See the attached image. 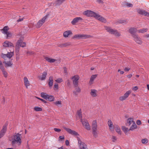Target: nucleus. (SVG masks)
I'll list each match as a JSON object with an SVG mask.
<instances>
[{"mask_svg": "<svg viewBox=\"0 0 149 149\" xmlns=\"http://www.w3.org/2000/svg\"><path fill=\"white\" fill-rule=\"evenodd\" d=\"M84 14L88 17H94L102 22H106V19L103 17L93 11L86 10L84 11Z\"/></svg>", "mask_w": 149, "mask_h": 149, "instance_id": "nucleus-1", "label": "nucleus"}, {"mask_svg": "<svg viewBox=\"0 0 149 149\" xmlns=\"http://www.w3.org/2000/svg\"><path fill=\"white\" fill-rule=\"evenodd\" d=\"M21 134L19 133H17L15 135L11 140L12 144L14 145L15 143H17L18 145H20L21 143Z\"/></svg>", "mask_w": 149, "mask_h": 149, "instance_id": "nucleus-2", "label": "nucleus"}, {"mask_svg": "<svg viewBox=\"0 0 149 149\" xmlns=\"http://www.w3.org/2000/svg\"><path fill=\"white\" fill-rule=\"evenodd\" d=\"M92 133L94 137L96 138L98 136V131L97 130V125L96 120H93L92 124Z\"/></svg>", "mask_w": 149, "mask_h": 149, "instance_id": "nucleus-3", "label": "nucleus"}, {"mask_svg": "<svg viewBox=\"0 0 149 149\" xmlns=\"http://www.w3.org/2000/svg\"><path fill=\"white\" fill-rule=\"evenodd\" d=\"M26 46V43L23 42L20 39L17 41L15 46V51L17 53H18L19 51L20 47H24Z\"/></svg>", "mask_w": 149, "mask_h": 149, "instance_id": "nucleus-4", "label": "nucleus"}, {"mask_svg": "<svg viewBox=\"0 0 149 149\" xmlns=\"http://www.w3.org/2000/svg\"><path fill=\"white\" fill-rule=\"evenodd\" d=\"M106 30L110 33L113 34L116 36H120V34L115 30L111 29L109 27H106Z\"/></svg>", "mask_w": 149, "mask_h": 149, "instance_id": "nucleus-5", "label": "nucleus"}, {"mask_svg": "<svg viewBox=\"0 0 149 149\" xmlns=\"http://www.w3.org/2000/svg\"><path fill=\"white\" fill-rule=\"evenodd\" d=\"M77 140L79 149H88L87 145L85 143L82 141L79 138Z\"/></svg>", "mask_w": 149, "mask_h": 149, "instance_id": "nucleus-6", "label": "nucleus"}, {"mask_svg": "<svg viewBox=\"0 0 149 149\" xmlns=\"http://www.w3.org/2000/svg\"><path fill=\"white\" fill-rule=\"evenodd\" d=\"M80 121L82 123V125L85 127V128L88 130H90L91 129L90 126L86 120H83L81 118Z\"/></svg>", "mask_w": 149, "mask_h": 149, "instance_id": "nucleus-7", "label": "nucleus"}, {"mask_svg": "<svg viewBox=\"0 0 149 149\" xmlns=\"http://www.w3.org/2000/svg\"><path fill=\"white\" fill-rule=\"evenodd\" d=\"M88 36L85 34H77L74 36L72 38L74 39H86L88 38Z\"/></svg>", "mask_w": 149, "mask_h": 149, "instance_id": "nucleus-8", "label": "nucleus"}, {"mask_svg": "<svg viewBox=\"0 0 149 149\" xmlns=\"http://www.w3.org/2000/svg\"><path fill=\"white\" fill-rule=\"evenodd\" d=\"M131 93V90L127 91L123 96L119 97V100L120 101H123L126 100L128 97Z\"/></svg>", "mask_w": 149, "mask_h": 149, "instance_id": "nucleus-9", "label": "nucleus"}, {"mask_svg": "<svg viewBox=\"0 0 149 149\" xmlns=\"http://www.w3.org/2000/svg\"><path fill=\"white\" fill-rule=\"evenodd\" d=\"M72 79L74 87L76 88L78 86L79 77L78 75H76L72 77Z\"/></svg>", "mask_w": 149, "mask_h": 149, "instance_id": "nucleus-10", "label": "nucleus"}, {"mask_svg": "<svg viewBox=\"0 0 149 149\" xmlns=\"http://www.w3.org/2000/svg\"><path fill=\"white\" fill-rule=\"evenodd\" d=\"M48 15H46L40 20L37 23L36 27L38 28H40L45 22V19L47 18Z\"/></svg>", "mask_w": 149, "mask_h": 149, "instance_id": "nucleus-11", "label": "nucleus"}, {"mask_svg": "<svg viewBox=\"0 0 149 149\" xmlns=\"http://www.w3.org/2000/svg\"><path fill=\"white\" fill-rule=\"evenodd\" d=\"M63 128L70 134L75 136H77L79 135V134L76 131L72 130L71 129L67 128L65 127H64Z\"/></svg>", "mask_w": 149, "mask_h": 149, "instance_id": "nucleus-12", "label": "nucleus"}, {"mask_svg": "<svg viewBox=\"0 0 149 149\" xmlns=\"http://www.w3.org/2000/svg\"><path fill=\"white\" fill-rule=\"evenodd\" d=\"M136 11L140 15L148 17L149 16V13L144 10L140 9H137Z\"/></svg>", "mask_w": 149, "mask_h": 149, "instance_id": "nucleus-13", "label": "nucleus"}, {"mask_svg": "<svg viewBox=\"0 0 149 149\" xmlns=\"http://www.w3.org/2000/svg\"><path fill=\"white\" fill-rule=\"evenodd\" d=\"M7 125H5L3 126L2 129L0 131V139L5 134L7 131Z\"/></svg>", "mask_w": 149, "mask_h": 149, "instance_id": "nucleus-14", "label": "nucleus"}, {"mask_svg": "<svg viewBox=\"0 0 149 149\" xmlns=\"http://www.w3.org/2000/svg\"><path fill=\"white\" fill-rule=\"evenodd\" d=\"M3 45L5 47H13V48L14 46L13 44L11 42H9L8 41H6L3 43Z\"/></svg>", "mask_w": 149, "mask_h": 149, "instance_id": "nucleus-15", "label": "nucleus"}, {"mask_svg": "<svg viewBox=\"0 0 149 149\" xmlns=\"http://www.w3.org/2000/svg\"><path fill=\"white\" fill-rule=\"evenodd\" d=\"M83 19L80 17H76L74 18L72 21L71 23L73 25H75L76 23L79 22V21H81Z\"/></svg>", "mask_w": 149, "mask_h": 149, "instance_id": "nucleus-16", "label": "nucleus"}, {"mask_svg": "<svg viewBox=\"0 0 149 149\" xmlns=\"http://www.w3.org/2000/svg\"><path fill=\"white\" fill-rule=\"evenodd\" d=\"M47 75V72L46 71H45L43 72L41 75L38 76V78L41 80H44L45 79Z\"/></svg>", "mask_w": 149, "mask_h": 149, "instance_id": "nucleus-17", "label": "nucleus"}, {"mask_svg": "<svg viewBox=\"0 0 149 149\" xmlns=\"http://www.w3.org/2000/svg\"><path fill=\"white\" fill-rule=\"evenodd\" d=\"M137 31V29L134 28L132 27L129 30V33L132 35L133 37L134 35H136V34L135 33Z\"/></svg>", "mask_w": 149, "mask_h": 149, "instance_id": "nucleus-18", "label": "nucleus"}, {"mask_svg": "<svg viewBox=\"0 0 149 149\" xmlns=\"http://www.w3.org/2000/svg\"><path fill=\"white\" fill-rule=\"evenodd\" d=\"M108 124L109 127V129L111 131H113L114 130V127H113V124L111 121L109 120L108 122Z\"/></svg>", "mask_w": 149, "mask_h": 149, "instance_id": "nucleus-19", "label": "nucleus"}, {"mask_svg": "<svg viewBox=\"0 0 149 149\" xmlns=\"http://www.w3.org/2000/svg\"><path fill=\"white\" fill-rule=\"evenodd\" d=\"M133 37L134 38V40L137 43L139 44L141 43V41L140 40V38L138 37L137 35H134Z\"/></svg>", "mask_w": 149, "mask_h": 149, "instance_id": "nucleus-20", "label": "nucleus"}, {"mask_svg": "<svg viewBox=\"0 0 149 149\" xmlns=\"http://www.w3.org/2000/svg\"><path fill=\"white\" fill-rule=\"evenodd\" d=\"M24 82L26 88H28V87L30 85V83L27 78L26 77H25L24 78Z\"/></svg>", "mask_w": 149, "mask_h": 149, "instance_id": "nucleus-21", "label": "nucleus"}, {"mask_svg": "<svg viewBox=\"0 0 149 149\" xmlns=\"http://www.w3.org/2000/svg\"><path fill=\"white\" fill-rule=\"evenodd\" d=\"M97 91L95 89H91V90L90 94L92 97H96L97 95Z\"/></svg>", "mask_w": 149, "mask_h": 149, "instance_id": "nucleus-22", "label": "nucleus"}, {"mask_svg": "<svg viewBox=\"0 0 149 149\" xmlns=\"http://www.w3.org/2000/svg\"><path fill=\"white\" fill-rule=\"evenodd\" d=\"M122 5L123 6L127 7H132L133 6V5L132 4L126 2H123L122 3Z\"/></svg>", "mask_w": 149, "mask_h": 149, "instance_id": "nucleus-23", "label": "nucleus"}, {"mask_svg": "<svg viewBox=\"0 0 149 149\" xmlns=\"http://www.w3.org/2000/svg\"><path fill=\"white\" fill-rule=\"evenodd\" d=\"M49 81L48 84L49 86L51 87L52 86L53 84V77L52 76H50L49 77Z\"/></svg>", "mask_w": 149, "mask_h": 149, "instance_id": "nucleus-24", "label": "nucleus"}, {"mask_svg": "<svg viewBox=\"0 0 149 149\" xmlns=\"http://www.w3.org/2000/svg\"><path fill=\"white\" fill-rule=\"evenodd\" d=\"M0 69L1 70L3 75L5 77H7L8 73L6 72L3 66H1L0 68Z\"/></svg>", "mask_w": 149, "mask_h": 149, "instance_id": "nucleus-25", "label": "nucleus"}, {"mask_svg": "<svg viewBox=\"0 0 149 149\" xmlns=\"http://www.w3.org/2000/svg\"><path fill=\"white\" fill-rule=\"evenodd\" d=\"M97 76V75L96 74L93 75H92L89 82V84L90 85H91L92 84L93 82V81L94 79Z\"/></svg>", "mask_w": 149, "mask_h": 149, "instance_id": "nucleus-26", "label": "nucleus"}, {"mask_svg": "<svg viewBox=\"0 0 149 149\" xmlns=\"http://www.w3.org/2000/svg\"><path fill=\"white\" fill-rule=\"evenodd\" d=\"M9 29V28L8 26H5L3 27L2 30V32L4 34H6L8 33Z\"/></svg>", "mask_w": 149, "mask_h": 149, "instance_id": "nucleus-27", "label": "nucleus"}, {"mask_svg": "<svg viewBox=\"0 0 149 149\" xmlns=\"http://www.w3.org/2000/svg\"><path fill=\"white\" fill-rule=\"evenodd\" d=\"M45 59L47 61L50 63H53L56 61V60L55 59L51 58H49L47 57H45Z\"/></svg>", "mask_w": 149, "mask_h": 149, "instance_id": "nucleus-28", "label": "nucleus"}, {"mask_svg": "<svg viewBox=\"0 0 149 149\" xmlns=\"http://www.w3.org/2000/svg\"><path fill=\"white\" fill-rule=\"evenodd\" d=\"M72 32L70 31H65L63 33V36L65 38L68 37V36Z\"/></svg>", "mask_w": 149, "mask_h": 149, "instance_id": "nucleus-29", "label": "nucleus"}, {"mask_svg": "<svg viewBox=\"0 0 149 149\" xmlns=\"http://www.w3.org/2000/svg\"><path fill=\"white\" fill-rule=\"evenodd\" d=\"M137 128V125L135 124V122H134L132 123V125L130 127L129 130L133 131L134 129H136Z\"/></svg>", "mask_w": 149, "mask_h": 149, "instance_id": "nucleus-30", "label": "nucleus"}, {"mask_svg": "<svg viewBox=\"0 0 149 149\" xmlns=\"http://www.w3.org/2000/svg\"><path fill=\"white\" fill-rule=\"evenodd\" d=\"M76 87L75 89V90L73 91V93L75 95H77V93H79L81 91V90L79 87Z\"/></svg>", "mask_w": 149, "mask_h": 149, "instance_id": "nucleus-31", "label": "nucleus"}, {"mask_svg": "<svg viewBox=\"0 0 149 149\" xmlns=\"http://www.w3.org/2000/svg\"><path fill=\"white\" fill-rule=\"evenodd\" d=\"M3 63L5 64L6 67H11L13 64V63L10 61L4 62Z\"/></svg>", "mask_w": 149, "mask_h": 149, "instance_id": "nucleus-32", "label": "nucleus"}, {"mask_svg": "<svg viewBox=\"0 0 149 149\" xmlns=\"http://www.w3.org/2000/svg\"><path fill=\"white\" fill-rule=\"evenodd\" d=\"M47 99H48L49 101L51 102L54 100V97L52 95H48V97H47Z\"/></svg>", "mask_w": 149, "mask_h": 149, "instance_id": "nucleus-33", "label": "nucleus"}, {"mask_svg": "<svg viewBox=\"0 0 149 149\" xmlns=\"http://www.w3.org/2000/svg\"><path fill=\"white\" fill-rule=\"evenodd\" d=\"M134 122L133 120V119L132 118H128L127 120V122L129 124V125H130L132 123H133Z\"/></svg>", "mask_w": 149, "mask_h": 149, "instance_id": "nucleus-34", "label": "nucleus"}, {"mask_svg": "<svg viewBox=\"0 0 149 149\" xmlns=\"http://www.w3.org/2000/svg\"><path fill=\"white\" fill-rule=\"evenodd\" d=\"M7 54V58H10L13 55L14 53L13 52H8L7 54Z\"/></svg>", "mask_w": 149, "mask_h": 149, "instance_id": "nucleus-35", "label": "nucleus"}, {"mask_svg": "<svg viewBox=\"0 0 149 149\" xmlns=\"http://www.w3.org/2000/svg\"><path fill=\"white\" fill-rule=\"evenodd\" d=\"M41 97L43 98L47 99L48 95H47L46 93L42 92L41 93Z\"/></svg>", "mask_w": 149, "mask_h": 149, "instance_id": "nucleus-36", "label": "nucleus"}, {"mask_svg": "<svg viewBox=\"0 0 149 149\" xmlns=\"http://www.w3.org/2000/svg\"><path fill=\"white\" fill-rule=\"evenodd\" d=\"M115 127L116 128V131L118 134H120L121 133L120 128L117 125H115Z\"/></svg>", "mask_w": 149, "mask_h": 149, "instance_id": "nucleus-37", "label": "nucleus"}, {"mask_svg": "<svg viewBox=\"0 0 149 149\" xmlns=\"http://www.w3.org/2000/svg\"><path fill=\"white\" fill-rule=\"evenodd\" d=\"M77 114L79 118L81 120V118L82 119V115L81 114V110L80 109L77 112Z\"/></svg>", "mask_w": 149, "mask_h": 149, "instance_id": "nucleus-38", "label": "nucleus"}, {"mask_svg": "<svg viewBox=\"0 0 149 149\" xmlns=\"http://www.w3.org/2000/svg\"><path fill=\"white\" fill-rule=\"evenodd\" d=\"M54 104L58 107H61V101H56L54 102Z\"/></svg>", "mask_w": 149, "mask_h": 149, "instance_id": "nucleus-39", "label": "nucleus"}, {"mask_svg": "<svg viewBox=\"0 0 149 149\" xmlns=\"http://www.w3.org/2000/svg\"><path fill=\"white\" fill-rule=\"evenodd\" d=\"M148 30L147 29H143L139 30L138 31V32L139 33H144L147 31Z\"/></svg>", "mask_w": 149, "mask_h": 149, "instance_id": "nucleus-40", "label": "nucleus"}, {"mask_svg": "<svg viewBox=\"0 0 149 149\" xmlns=\"http://www.w3.org/2000/svg\"><path fill=\"white\" fill-rule=\"evenodd\" d=\"M122 129L125 132H127L129 130V129L127 128L125 126L122 127Z\"/></svg>", "mask_w": 149, "mask_h": 149, "instance_id": "nucleus-41", "label": "nucleus"}, {"mask_svg": "<svg viewBox=\"0 0 149 149\" xmlns=\"http://www.w3.org/2000/svg\"><path fill=\"white\" fill-rule=\"evenodd\" d=\"M141 143L143 144H146L147 143L148 141V139L146 138L143 139L141 141Z\"/></svg>", "mask_w": 149, "mask_h": 149, "instance_id": "nucleus-42", "label": "nucleus"}, {"mask_svg": "<svg viewBox=\"0 0 149 149\" xmlns=\"http://www.w3.org/2000/svg\"><path fill=\"white\" fill-rule=\"evenodd\" d=\"M34 109L35 111H42L41 108L39 107H35L34 108Z\"/></svg>", "mask_w": 149, "mask_h": 149, "instance_id": "nucleus-43", "label": "nucleus"}, {"mask_svg": "<svg viewBox=\"0 0 149 149\" xmlns=\"http://www.w3.org/2000/svg\"><path fill=\"white\" fill-rule=\"evenodd\" d=\"M65 0H57L56 1L57 5H60L63 3Z\"/></svg>", "mask_w": 149, "mask_h": 149, "instance_id": "nucleus-44", "label": "nucleus"}, {"mask_svg": "<svg viewBox=\"0 0 149 149\" xmlns=\"http://www.w3.org/2000/svg\"><path fill=\"white\" fill-rule=\"evenodd\" d=\"M1 57L4 60H6V58H7V54H1Z\"/></svg>", "mask_w": 149, "mask_h": 149, "instance_id": "nucleus-45", "label": "nucleus"}, {"mask_svg": "<svg viewBox=\"0 0 149 149\" xmlns=\"http://www.w3.org/2000/svg\"><path fill=\"white\" fill-rule=\"evenodd\" d=\"M6 34L7 35V38H8L12 36V34L9 32H8Z\"/></svg>", "mask_w": 149, "mask_h": 149, "instance_id": "nucleus-46", "label": "nucleus"}, {"mask_svg": "<svg viewBox=\"0 0 149 149\" xmlns=\"http://www.w3.org/2000/svg\"><path fill=\"white\" fill-rule=\"evenodd\" d=\"M56 81L58 83H60L63 81V80L61 78H58L56 80Z\"/></svg>", "mask_w": 149, "mask_h": 149, "instance_id": "nucleus-47", "label": "nucleus"}, {"mask_svg": "<svg viewBox=\"0 0 149 149\" xmlns=\"http://www.w3.org/2000/svg\"><path fill=\"white\" fill-rule=\"evenodd\" d=\"M116 140V137L115 136H113L112 138V141L113 142H114Z\"/></svg>", "mask_w": 149, "mask_h": 149, "instance_id": "nucleus-48", "label": "nucleus"}, {"mask_svg": "<svg viewBox=\"0 0 149 149\" xmlns=\"http://www.w3.org/2000/svg\"><path fill=\"white\" fill-rule=\"evenodd\" d=\"M70 45V44L69 43H64V44H63L62 45V46L64 47H66V46H68Z\"/></svg>", "mask_w": 149, "mask_h": 149, "instance_id": "nucleus-49", "label": "nucleus"}, {"mask_svg": "<svg viewBox=\"0 0 149 149\" xmlns=\"http://www.w3.org/2000/svg\"><path fill=\"white\" fill-rule=\"evenodd\" d=\"M54 131L57 132H59L61 131V130L59 129H58L57 128H54Z\"/></svg>", "mask_w": 149, "mask_h": 149, "instance_id": "nucleus-50", "label": "nucleus"}, {"mask_svg": "<svg viewBox=\"0 0 149 149\" xmlns=\"http://www.w3.org/2000/svg\"><path fill=\"white\" fill-rule=\"evenodd\" d=\"M138 87L137 86H135L132 88V90L133 91H135L137 90L138 89Z\"/></svg>", "mask_w": 149, "mask_h": 149, "instance_id": "nucleus-51", "label": "nucleus"}, {"mask_svg": "<svg viewBox=\"0 0 149 149\" xmlns=\"http://www.w3.org/2000/svg\"><path fill=\"white\" fill-rule=\"evenodd\" d=\"M136 124L138 125H141V121L140 120H137L136 121Z\"/></svg>", "mask_w": 149, "mask_h": 149, "instance_id": "nucleus-52", "label": "nucleus"}, {"mask_svg": "<svg viewBox=\"0 0 149 149\" xmlns=\"http://www.w3.org/2000/svg\"><path fill=\"white\" fill-rule=\"evenodd\" d=\"M54 88H56V89L58 88V84H55L54 85Z\"/></svg>", "mask_w": 149, "mask_h": 149, "instance_id": "nucleus-53", "label": "nucleus"}, {"mask_svg": "<svg viewBox=\"0 0 149 149\" xmlns=\"http://www.w3.org/2000/svg\"><path fill=\"white\" fill-rule=\"evenodd\" d=\"M59 138L60 139L62 140L64 139V137L63 136H59Z\"/></svg>", "mask_w": 149, "mask_h": 149, "instance_id": "nucleus-54", "label": "nucleus"}, {"mask_svg": "<svg viewBox=\"0 0 149 149\" xmlns=\"http://www.w3.org/2000/svg\"><path fill=\"white\" fill-rule=\"evenodd\" d=\"M65 144L67 146H68L69 144V141L68 140H66L65 141Z\"/></svg>", "mask_w": 149, "mask_h": 149, "instance_id": "nucleus-55", "label": "nucleus"}, {"mask_svg": "<svg viewBox=\"0 0 149 149\" xmlns=\"http://www.w3.org/2000/svg\"><path fill=\"white\" fill-rule=\"evenodd\" d=\"M38 98V99H39L40 100L42 101V102H44V103H46V101L45 100H44L43 99H41V98Z\"/></svg>", "mask_w": 149, "mask_h": 149, "instance_id": "nucleus-56", "label": "nucleus"}, {"mask_svg": "<svg viewBox=\"0 0 149 149\" xmlns=\"http://www.w3.org/2000/svg\"><path fill=\"white\" fill-rule=\"evenodd\" d=\"M130 70V68H125L124 69V70L125 71H128Z\"/></svg>", "mask_w": 149, "mask_h": 149, "instance_id": "nucleus-57", "label": "nucleus"}, {"mask_svg": "<svg viewBox=\"0 0 149 149\" xmlns=\"http://www.w3.org/2000/svg\"><path fill=\"white\" fill-rule=\"evenodd\" d=\"M64 72L65 73H67V69L66 67H64L63 68Z\"/></svg>", "mask_w": 149, "mask_h": 149, "instance_id": "nucleus-58", "label": "nucleus"}, {"mask_svg": "<svg viewBox=\"0 0 149 149\" xmlns=\"http://www.w3.org/2000/svg\"><path fill=\"white\" fill-rule=\"evenodd\" d=\"M23 20V18H19V19L17 20V22H21Z\"/></svg>", "mask_w": 149, "mask_h": 149, "instance_id": "nucleus-59", "label": "nucleus"}, {"mask_svg": "<svg viewBox=\"0 0 149 149\" xmlns=\"http://www.w3.org/2000/svg\"><path fill=\"white\" fill-rule=\"evenodd\" d=\"M97 1L99 3H103V1L101 0H97Z\"/></svg>", "mask_w": 149, "mask_h": 149, "instance_id": "nucleus-60", "label": "nucleus"}, {"mask_svg": "<svg viewBox=\"0 0 149 149\" xmlns=\"http://www.w3.org/2000/svg\"><path fill=\"white\" fill-rule=\"evenodd\" d=\"M132 74H130L127 76V77L128 78H130L132 77Z\"/></svg>", "mask_w": 149, "mask_h": 149, "instance_id": "nucleus-61", "label": "nucleus"}, {"mask_svg": "<svg viewBox=\"0 0 149 149\" xmlns=\"http://www.w3.org/2000/svg\"><path fill=\"white\" fill-rule=\"evenodd\" d=\"M3 66L2 63L1 61L0 60V68L1 66Z\"/></svg>", "mask_w": 149, "mask_h": 149, "instance_id": "nucleus-62", "label": "nucleus"}, {"mask_svg": "<svg viewBox=\"0 0 149 149\" xmlns=\"http://www.w3.org/2000/svg\"><path fill=\"white\" fill-rule=\"evenodd\" d=\"M120 22L122 23H125L126 22V21L125 20H123Z\"/></svg>", "mask_w": 149, "mask_h": 149, "instance_id": "nucleus-63", "label": "nucleus"}, {"mask_svg": "<svg viewBox=\"0 0 149 149\" xmlns=\"http://www.w3.org/2000/svg\"><path fill=\"white\" fill-rule=\"evenodd\" d=\"M28 54H33V52H27Z\"/></svg>", "mask_w": 149, "mask_h": 149, "instance_id": "nucleus-64", "label": "nucleus"}]
</instances>
